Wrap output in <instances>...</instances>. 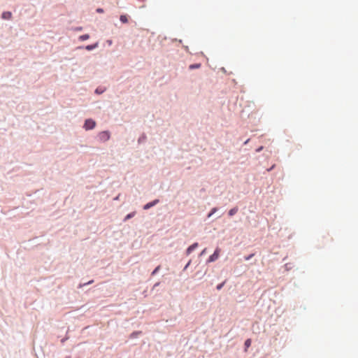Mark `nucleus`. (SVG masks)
<instances>
[{"instance_id":"obj_11","label":"nucleus","mask_w":358,"mask_h":358,"mask_svg":"<svg viewBox=\"0 0 358 358\" xmlns=\"http://www.w3.org/2000/svg\"><path fill=\"white\" fill-rule=\"evenodd\" d=\"M201 67V64H192L189 66V69H199Z\"/></svg>"},{"instance_id":"obj_3","label":"nucleus","mask_w":358,"mask_h":358,"mask_svg":"<svg viewBox=\"0 0 358 358\" xmlns=\"http://www.w3.org/2000/svg\"><path fill=\"white\" fill-rule=\"evenodd\" d=\"M220 253V249L219 248H216L214 252L213 253V255H211L210 256L208 261L210 262H215L219 257Z\"/></svg>"},{"instance_id":"obj_12","label":"nucleus","mask_w":358,"mask_h":358,"mask_svg":"<svg viewBox=\"0 0 358 358\" xmlns=\"http://www.w3.org/2000/svg\"><path fill=\"white\" fill-rule=\"evenodd\" d=\"M251 345V340L250 338H248L245 342V349L248 348L249 346H250Z\"/></svg>"},{"instance_id":"obj_10","label":"nucleus","mask_w":358,"mask_h":358,"mask_svg":"<svg viewBox=\"0 0 358 358\" xmlns=\"http://www.w3.org/2000/svg\"><path fill=\"white\" fill-rule=\"evenodd\" d=\"M90 38V35L89 34H83V35H81L79 36V40L80 41H85V40H87Z\"/></svg>"},{"instance_id":"obj_7","label":"nucleus","mask_w":358,"mask_h":358,"mask_svg":"<svg viewBox=\"0 0 358 358\" xmlns=\"http://www.w3.org/2000/svg\"><path fill=\"white\" fill-rule=\"evenodd\" d=\"M238 211V207L232 208L228 213L229 215L232 216Z\"/></svg>"},{"instance_id":"obj_14","label":"nucleus","mask_w":358,"mask_h":358,"mask_svg":"<svg viewBox=\"0 0 358 358\" xmlns=\"http://www.w3.org/2000/svg\"><path fill=\"white\" fill-rule=\"evenodd\" d=\"M159 268H160L159 266H158L157 268H155V270L153 271L152 275H155L157 273H158Z\"/></svg>"},{"instance_id":"obj_23","label":"nucleus","mask_w":358,"mask_h":358,"mask_svg":"<svg viewBox=\"0 0 358 358\" xmlns=\"http://www.w3.org/2000/svg\"><path fill=\"white\" fill-rule=\"evenodd\" d=\"M205 250H206L205 249L203 250L201 254H205Z\"/></svg>"},{"instance_id":"obj_1","label":"nucleus","mask_w":358,"mask_h":358,"mask_svg":"<svg viewBox=\"0 0 358 358\" xmlns=\"http://www.w3.org/2000/svg\"><path fill=\"white\" fill-rule=\"evenodd\" d=\"M110 131H103L99 133L98 138L101 142H106L110 138Z\"/></svg>"},{"instance_id":"obj_2","label":"nucleus","mask_w":358,"mask_h":358,"mask_svg":"<svg viewBox=\"0 0 358 358\" xmlns=\"http://www.w3.org/2000/svg\"><path fill=\"white\" fill-rule=\"evenodd\" d=\"M96 126V122L92 119H87L84 123V129L86 130L92 129Z\"/></svg>"},{"instance_id":"obj_8","label":"nucleus","mask_w":358,"mask_h":358,"mask_svg":"<svg viewBox=\"0 0 358 358\" xmlns=\"http://www.w3.org/2000/svg\"><path fill=\"white\" fill-rule=\"evenodd\" d=\"M120 20L123 23L128 22V16L127 15H120Z\"/></svg>"},{"instance_id":"obj_24","label":"nucleus","mask_w":358,"mask_h":358,"mask_svg":"<svg viewBox=\"0 0 358 358\" xmlns=\"http://www.w3.org/2000/svg\"><path fill=\"white\" fill-rule=\"evenodd\" d=\"M69 358H70V357H69Z\"/></svg>"},{"instance_id":"obj_17","label":"nucleus","mask_w":358,"mask_h":358,"mask_svg":"<svg viewBox=\"0 0 358 358\" xmlns=\"http://www.w3.org/2000/svg\"><path fill=\"white\" fill-rule=\"evenodd\" d=\"M223 286H224V282H222V283H220V284L217 286V289H220Z\"/></svg>"},{"instance_id":"obj_22","label":"nucleus","mask_w":358,"mask_h":358,"mask_svg":"<svg viewBox=\"0 0 358 358\" xmlns=\"http://www.w3.org/2000/svg\"><path fill=\"white\" fill-rule=\"evenodd\" d=\"M96 92L97 93H101V92H100V90H99L98 89H96Z\"/></svg>"},{"instance_id":"obj_21","label":"nucleus","mask_w":358,"mask_h":358,"mask_svg":"<svg viewBox=\"0 0 358 358\" xmlns=\"http://www.w3.org/2000/svg\"><path fill=\"white\" fill-rule=\"evenodd\" d=\"M275 166V165H273L268 171H270L271 170H272V169H273Z\"/></svg>"},{"instance_id":"obj_20","label":"nucleus","mask_w":358,"mask_h":358,"mask_svg":"<svg viewBox=\"0 0 358 358\" xmlns=\"http://www.w3.org/2000/svg\"><path fill=\"white\" fill-rule=\"evenodd\" d=\"M92 282H93V280L89 281V282H87V283H84V285L91 284Z\"/></svg>"},{"instance_id":"obj_16","label":"nucleus","mask_w":358,"mask_h":358,"mask_svg":"<svg viewBox=\"0 0 358 358\" xmlns=\"http://www.w3.org/2000/svg\"><path fill=\"white\" fill-rule=\"evenodd\" d=\"M133 216H134V213L127 214V216H126L125 220L130 219V218L133 217Z\"/></svg>"},{"instance_id":"obj_13","label":"nucleus","mask_w":358,"mask_h":358,"mask_svg":"<svg viewBox=\"0 0 358 358\" xmlns=\"http://www.w3.org/2000/svg\"><path fill=\"white\" fill-rule=\"evenodd\" d=\"M217 211V208H213L211 212L208 215V217H210Z\"/></svg>"},{"instance_id":"obj_5","label":"nucleus","mask_w":358,"mask_h":358,"mask_svg":"<svg viewBox=\"0 0 358 358\" xmlns=\"http://www.w3.org/2000/svg\"><path fill=\"white\" fill-rule=\"evenodd\" d=\"M158 202H159L158 199L154 200V201H151L150 203L145 204L143 208H144V209H148V208L152 207L153 206L156 205L157 203H158Z\"/></svg>"},{"instance_id":"obj_19","label":"nucleus","mask_w":358,"mask_h":358,"mask_svg":"<svg viewBox=\"0 0 358 358\" xmlns=\"http://www.w3.org/2000/svg\"><path fill=\"white\" fill-rule=\"evenodd\" d=\"M262 149H263V147H262H262H259V148L257 149V152H259V151L262 150Z\"/></svg>"},{"instance_id":"obj_18","label":"nucleus","mask_w":358,"mask_h":358,"mask_svg":"<svg viewBox=\"0 0 358 358\" xmlns=\"http://www.w3.org/2000/svg\"><path fill=\"white\" fill-rule=\"evenodd\" d=\"M96 12L99 13H102L103 12V8H96Z\"/></svg>"},{"instance_id":"obj_6","label":"nucleus","mask_w":358,"mask_h":358,"mask_svg":"<svg viewBox=\"0 0 358 358\" xmlns=\"http://www.w3.org/2000/svg\"><path fill=\"white\" fill-rule=\"evenodd\" d=\"M12 14L10 12H4L2 14V18L4 20H10Z\"/></svg>"},{"instance_id":"obj_4","label":"nucleus","mask_w":358,"mask_h":358,"mask_svg":"<svg viewBox=\"0 0 358 358\" xmlns=\"http://www.w3.org/2000/svg\"><path fill=\"white\" fill-rule=\"evenodd\" d=\"M198 247V243H194L192 245L189 246L187 249V255H189L191 252H193L194 250H195Z\"/></svg>"},{"instance_id":"obj_15","label":"nucleus","mask_w":358,"mask_h":358,"mask_svg":"<svg viewBox=\"0 0 358 358\" xmlns=\"http://www.w3.org/2000/svg\"><path fill=\"white\" fill-rule=\"evenodd\" d=\"M253 256H254V254H250V255L245 257V260H246V261L250 260V259H251L252 257H253Z\"/></svg>"},{"instance_id":"obj_9","label":"nucleus","mask_w":358,"mask_h":358,"mask_svg":"<svg viewBox=\"0 0 358 358\" xmlns=\"http://www.w3.org/2000/svg\"><path fill=\"white\" fill-rule=\"evenodd\" d=\"M97 46H98V43H94L93 45L86 46L85 49L87 50H92L97 48Z\"/></svg>"}]
</instances>
